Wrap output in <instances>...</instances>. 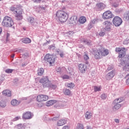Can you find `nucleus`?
<instances>
[{
  "instance_id": "1",
  "label": "nucleus",
  "mask_w": 129,
  "mask_h": 129,
  "mask_svg": "<svg viewBox=\"0 0 129 129\" xmlns=\"http://www.w3.org/2000/svg\"><path fill=\"white\" fill-rule=\"evenodd\" d=\"M10 11H11V12H13L14 14H15L16 20L20 21V20L23 19V14H24V11L22 8V6L20 5H16L11 7Z\"/></svg>"
},
{
  "instance_id": "2",
  "label": "nucleus",
  "mask_w": 129,
  "mask_h": 129,
  "mask_svg": "<svg viewBox=\"0 0 129 129\" xmlns=\"http://www.w3.org/2000/svg\"><path fill=\"white\" fill-rule=\"evenodd\" d=\"M56 19L61 23V24H63V23H66L68 18H69V14L67 12L63 10H58L56 12Z\"/></svg>"
},
{
  "instance_id": "3",
  "label": "nucleus",
  "mask_w": 129,
  "mask_h": 129,
  "mask_svg": "<svg viewBox=\"0 0 129 129\" xmlns=\"http://www.w3.org/2000/svg\"><path fill=\"white\" fill-rule=\"evenodd\" d=\"M109 54V50L105 48L100 46L95 53V59H101L102 57H105Z\"/></svg>"
},
{
  "instance_id": "4",
  "label": "nucleus",
  "mask_w": 129,
  "mask_h": 129,
  "mask_svg": "<svg viewBox=\"0 0 129 129\" xmlns=\"http://www.w3.org/2000/svg\"><path fill=\"white\" fill-rule=\"evenodd\" d=\"M2 25L3 26V27L10 28L14 25V21L11 17L9 16H6L5 17H4L2 22Z\"/></svg>"
},
{
  "instance_id": "5",
  "label": "nucleus",
  "mask_w": 129,
  "mask_h": 129,
  "mask_svg": "<svg viewBox=\"0 0 129 129\" xmlns=\"http://www.w3.org/2000/svg\"><path fill=\"white\" fill-rule=\"evenodd\" d=\"M39 82L42 84L44 88L51 87V82L49 81L48 77H42L39 80Z\"/></svg>"
},
{
  "instance_id": "6",
  "label": "nucleus",
  "mask_w": 129,
  "mask_h": 129,
  "mask_svg": "<svg viewBox=\"0 0 129 129\" xmlns=\"http://www.w3.org/2000/svg\"><path fill=\"white\" fill-rule=\"evenodd\" d=\"M45 61H47L48 63L50 64V65H53L55 63V57L54 56L47 53L44 56Z\"/></svg>"
},
{
  "instance_id": "7",
  "label": "nucleus",
  "mask_w": 129,
  "mask_h": 129,
  "mask_svg": "<svg viewBox=\"0 0 129 129\" xmlns=\"http://www.w3.org/2000/svg\"><path fill=\"white\" fill-rule=\"evenodd\" d=\"M112 23L115 27H119L122 23V20L119 17H115L112 20Z\"/></svg>"
},
{
  "instance_id": "8",
  "label": "nucleus",
  "mask_w": 129,
  "mask_h": 129,
  "mask_svg": "<svg viewBox=\"0 0 129 129\" xmlns=\"http://www.w3.org/2000/svg\"><path fill=\"white\" fill-rule=\"evenodd\" d=\"M111 18H113V15L110 11H105L102 15L103 20H109Z\"/></svg>"
},
{
  "instance_id": "9",
  "label": "nucleus",
  "mask_w": 129,
  "mask_h": 129,
  "mask_svg": "<svg viewBox=\"0 0 129 129\" xmlns=\"http://www.w3.org/2000/svg\"><path fill=\"white\" fill-rule=\"evenodd\" d=\"M106 8V5L102 3H98L96 4L95 10L97 12H101V11H103L104 9Z\"/></svg>"
},
{
  "instance_id": "10",
  "label": "nucleus",
  "mask_w": 129,
  "mask_h": 129,
  "mask_svg": "<svg viewBox=\"0 0 129 129\" xmlns=\"http://www.w3.org/2000/svg\"><path fill=\"white\" fill-rule=\"evenodd\" d=\"M48 99H49V96L44 94L38 95L37 97V101H38V102L47 101Z\"/></svg>"
},
{
  "instance_id": "11",
  "label": "nucleus",
  "mask_w": 129,
  "mask_h": 129,
  "mask_svg": "<svg viewBox=\"0 0 129 129\" xmlns=\"http://www.w3.org/2000/svg\"><path fill=\"white\" fill-rule=\"evenodd\" d=\"M78 67L79 70L81 73H85V71L87 70V66L85 64L80 63Z\"/></svg>"
},
{
  "instance_id": "12",
  "label": "nucleus",
  "mask_w": 129,
  "mask_h": 129,
  "mask_svg": "<svg viewBox=\"0 0 129 129\" xmlns=\"http://www.w3.org/2000/svg\"><path fill=\"white\" fill-rule=\"evenodd\" d=\"M123 63L125 64V66L123 68L124 70H126L128 71L129 70V54L127 55L125 57V60H123Z\"/></svg>"
},
{
  "instance_id": "13",
  "label": "nucleus",
  "mask_w": 129,
  "mask_h": 129,
  "mask_svg": "<svg viewBox=\"0 0 129 129\" xmlns=\"http://www.w3.org/2000/svg\"><path fill=\"white\" fill-rule=\"evenodd\" d=\"M103 24L105 26V31H110L111 30V26H112V24L109 21H106L103 23Z\"/></svg>"
},
{
  "instance_id": "14",
  "label": "nucleus",
  "mask_w": 129,
  "mask_h": 129,
  "mask_svg": "<svg viewBox=\"0 0 129 129\" xmlns=\"http://www.w3.org/2000/svg\"><path fill=\"white\" fill-rule=\"evenodd\" d=\"M78 22V18L76 16H73L69 20V24L75 25Z\"/></svg>"
},
{
  "instance_id": "15",
  "label": "nucleus",
  "mask_w": 129,
  "mask_h": 129,
  "mask_svg": "<svg viewBox=\"0 0 129 129\" xmlns=\"http://www.w3.org/2000/svg\"><path fill=\"white\" fill-rule=\"evenodd\" d=\"M56 71L59 73H67L68 72L67 69L65 67L56 68Z\"/></svg>"
},
{
  "instance_id": "16",
  "label": "nucleus",
  "mask_w": 129,
  "mask_h": 129,
  "mask_svg": "<svg viewBox=\"0 0 129 129\" xmlns=\"http://www.w3.org/2000/svg\"><path fill=\"white\" fill-rule=\"evenodd\" d=\"M115 75V72L113 71H112L111 72H110L107 74V75L106 76V78L107 80H110L111 79H112L113 77H114Z\"/></svg>"
},
{
  "instance_id": "17",
  "label": "nucleus",
  "mask_w": 129,
  "mask_h": 129,
  "mask_svg": "<svg viewBox=\"0 0 129 129\" xmlns=\"http://www.w3.org/2000/svg\"><path fill=\"white\" fill-rule=\"evenodd\" d=\"M23 118L24 119H30V118H32V113L28 111L23 113Z\"/></svg>"
},
{
  "instance_id": "18",
  "label": "nucleus",
  "mask_w": 129,
  "mask_h": 129,
  "mask_svg": "<svg viewBox=\"0 0 129 129\" xmlns=\"http://www.w3.org/2000/svg\"><path fill=\"white\" fill-rule=\"evenodd\" d=\"M83 58H84V61H86V62H85V64H86L87 65L89 64V62L88 61V60H89V56L88 55V52L86 51L84 52Z\"/></svg>"
},
{
  "instance_id": "19",
  "label": "nucleus",
  "mask_w": 129,
  "mask_h": 129,
  "mask_svg": "<svg viewBox=\"0 0 129 129\" xmlns=\"http://www.w3.org/2000/svg\"><path fill=\"white\" fill-rule=\"evenodd\" d=\"M2 93L5 96H8V97L12 96V92L9 90H5L3 91Z\"/></svg>"
},
{
  "instance_id": "20",
  "label": "nucleus",
  "mask_w": 129,
  "mask_h": 129,
  "mask_svg": "<svg viewBox=\"0 0 129 129\" xmlns=\"http://www.w3.org/2000/svg\"><path fill=\"white\" fill-rule=\"evenodd\" d=\"M21 41L22 43H24V44H30L31 42H32V40H31V39L28 37L22 38L21 39Z\"/></svg>"
},
{
  "instance_id": "21",
  "label": "nucleus",
  "mask_w": 129,
  "mask_h": 129,
  "mask_svg": "<svg viewBox=\"0 0 129 129\" xmlns=\"http://www.w3.org/2000/svg\"><path fill=\"white\" fill-rule=\"evenodd\" d=\"M85 118L86 119H90L92 117V113L90 112L87 111L85 114Z\"/></svg>"
},
{
  "instance_id": "22",
  "label": "nucleus",
  "mask_w": 129,
  "mask_h": 129,
  "mask_svg": "<svg viewBox=\"0 0 129 129\" xmlns=\"http://www.w3.org/2000/svg\"><path fill=\"white\" fill-rule=\"evenodd\" d=\"M66 123V121L65 119H60L57 121V125L58 126H61L62 125H64Z\"/></svg>"
},
{
  "instance_id": "23",
  "label": "nucleus",
  "mask_w": 129,
  "mask_h": 129,
  "mask_svg": "<svg viewBox=\"0 0 129 129\" xmlns=\"http://www.w3.org/2000/svg\"><path fill=\"white\" fill-rule=\"evenodd\" d=\"M54 103H56V101L51 100L46 102V106H51V105H53V104H54Z\"/></svg>"
},
{
  "instance_id": "24",
  "label": "nucleus",
  "mask_w": 129,
  "mask_h": 129,
  "mask_svg": "<svg viewBox=\"0 0 129 129\" xmlns=\"http://www.w3.org/2000/svg\"><path fill=\"white\" fill-rule=\"evenodd\" d=\"M79 22L80 24H84L86 22V18L84 16H81L79 19Z\"/></svg>"
},
{
  "instance_id": "25",
  "label": "nucleus",
  "mask_w": 129,
  "mask_h": 129,
  "mask_svg": "<svg viewBox=\"0 0 129 129\" xmlns=\"http://www.w3.org/2000/svg\"><path fill=\"white\" fill-rule=\"evenodd\" d=\"M81 42L85 43V44H86L87 45H89L91 44V41H88V40H87V39H86L85 38H82L81 39Z\"/></svg>"
},
{
  "instance_id": "26",
  "label": "nucleus",
  "mask_w": 129,
  "mask_h": 129,
  "mask_svg": "<svg viewBox=\"0 0 129 129\" xmlns=\"http://www.w3.org/2000/svg\"><path fill=\"white\" fill-rule=\"evenodd\" d=\"M125 49H123L121 51H120L118 53V58H122L125 56V51H124Z\"/></svg>"
},
{
  "instance_id": "27",
  "label": "nucleus",
  "mask_w": 129,
  "mask_h": 129,
  "mask_svg": "<svg viewBox=\"0 0 129 129\" xmlns=\"http://www.w3.org/2000/svg\"><path fill=\"white\" fill-rule=\"evenodd\" d=\"M15 129H25V126L23 124H19L15 126Z\"/></svg>"
},
{
  "instance_id": "28",
  "label": "nucleus",
  "mask_w": 129,
  "mask_h": 129,
  "mask_svg": "<svg viewBox=\"0 0 129 129\" xmlns=\"http://www.w3.org/2000/svg\"><path fill=\"white\" fill-rule=\"evenodd\" d=\"M20 102L18 101V100L16 99H13L11 101V104L13 105V106H16L17 105H19Z\"/></svg>"
},
{
  "instance_id": "29",
  "label": "nucleus",
  "mask_w": 129,
  "mask_h": 129,
  "mask_svg": "<svg viewBox=\"0 0 129 129\" xmlns=\"http://www.w3.org/2000/svg\"><path fill=\"white\" fill-rule=\"evenodd\" d=\"M63 93L65 95H70L71 94V91L68 89L63 90Z\"/></svg>"
},
{
  "instance_id": "30",
  "label": "nucleus",
  "mask_w": 129,
  "mask_h": 129,
  "mask_svg": "<svg viewBox=\"0 0 129 129\" xmlns=\"http://www.w3.org/2000/svg\"><path fill=\"white\" fill-rule=\"evenodd\" d=\"M123 50H125V48L124 47H116L115 49V52H117V53H119L120 52H121Z\"/></svg>"
},
{
  "instance_id": "31",
  "label": "nucleus",
  "mask_w": 129,
  "mask_h": 129,
  "mask_svg": "<svg viewBox=\"0 0 129 129\" xmlns=\"http://www.w3.org/2000/svg\"><path fill=\"white\" fill-rule=\"evenodd\" d=\"M44 73V69L40 68L38 69L37 74L39 76H41V75H43V74Z\"/></svg>"
},
{
  "instance_id": "32",
  "label": "nucleus",
  "mask_w": 129,
  "mask_h": 129,
  "mask_svg": "<svg viewBox=\"0 0 129 129\" xmlns=\"http://www.w3.org/2000/svg\"><path fill=\"white\" fill-rule=\"evenodd\" d=\"M94 90L95 92H97V91H100L101 90V86H94Z\"/></svg>"
},
{
  "instance_id": "33",
  "label": "nucleus",
  "mask_w": 129,
  "mask_h": 129,
  "mask_svg": "<svg viewBox=\"0 0 129 129\" xmlns=\"http://www.w3.org/2000/svg\"><path fill=\"white\" fill-rule=\"evenodd\" d=\"M122 101V100H121V99L120 98H118L115 99L114 102H113V103L114 104H118V103H120V102H121Z\"/></svg>"
},
{
  "instance_id": "34",
  "label": "nucleus",
  "mask_w": 129,
  "mask_h": 129,
  "mask_svg": "<svg viewBox=\"0 0 129 129\" xmlns=\"http://www.w3.org/2000/svg\"><path fill=\"white\" fill-rule=\"evenodd\" d=\"M67 85H68L69 88H73V87H74V85L72 83H67Z\"/></svg>"
},
{
  "instance_id": "35",
  "label": "nucleus",
  "mask_w": 129,
  "mask_h": 129,
  "mask_svg": "<svg viewBox=\"0 0 129 129\" xmlns=\"http://www.w3.org/2000/svg\"><path fill=\"white\" fill-rule=\"evenodd\" d=\"M0 106H1V107H5L6 102L5 101H2L0 102Z\"/></svg>"
},
{
  "instance_id": "36",
  "label": "nucleus",
  "mask_w": 129,
  "mask_h": 129,
  "mask_svg": "<svg viewBox=\"0 0 129 129\" xmlns=\"http://www.w3.org/2000/svg\"><path fill=\"white\" fill-rule=\"evenodd\" d=\"M68 36L71 37V36H73L75 34V32L73 31H71L68 32Z\"/></svg>"
},
{
  "instance_id": "37",
  "label": "nucleus",
  "mask_w": 129,
  "mask_h": 129,
  "mask_svg": "<svg viewBox=\"0 0 129 129\" xmlns=\"http://www.w3.org/2000/svg\"><path fill=\"white\" fill-rule=\"evenodd\" d=\"M14 71V70L13 69H7L5 71L6 73H13V72Z\"/></svg>"
},
{
  "instance_id": "38",
  "label": "nucleus",
  "mask_w": 129,
  "mask_h": 129,
  "mask_svg": "<svg viewBox=\"0 0 129 129\" xmlns=\"http://www.w3.org/2000/svg\"><path fill=\"white\" fill-rule=\"evenodd\" d=\"M61 78H62V79H69L70 77L67 75H64L61 77Z\"/></svg>"
},
{
  "instance_id": "39",
  "label": "nucleus",
  "mask_w": 129,
  "mask_h": 129,
  "mask_svg": "<svg viewBox=\"0 0 129 129\" xmlns=\"http://www.w3.org/2000/svg\"><path fill=\"white\" fill-rule=\"evenodd\" d=\"M120 104H116V105H115L114 106V108L115 109H119V108H120Z\"/></svg>"
},
{
  "instance_id": "40",
  "label": "nucleus",
  "mask_w": 129,
  "mask_h": 129,
  "mask_svg": "<svg viewBox=\"0 0 129 129\" xmlns=\"http://www.w3.org/2000/svg\"><path fill=\"white\" fill-rule=\"evenodd\" d=\"M106 97H107V96L105 94H103L101 95V98H102V99H106Z\"/></svg>"
},
{
  "instance_id": "41",
  "label": "nucleus",
  "mask_w": 129,
  "mask_h": 129,
  "mask_svg": "<svg viewBox=\"0 0 129 129\" xmlns=\"http://www.w3.org/2000/svg\"><path fill=\"white\" fill-rule=\"evenodd\" d=\"M105 35V33H104V32L101 31L99 33V35H100V37H103Z\"/></svg>"
},
{
  "instance_id": "42",
  "label": "nucleus",
  "mask_w": 129,
  "mask_h": 129,
  "mask_svg": "<svg viewBox=\"0 0 129 129\" xmlns=\"http://www.w3.org/2000/svg\"><path fill=\"white\" fill-rule=\"evenodd\" d=\"M62 129H70V126L69 125H64L63 126Z\"/></svg>"
},
{
  "instance_id": "43",
  "label": "nucleus",
  "mask_w": 129,
  "mask_h": 129,
  "mask_svg": "<svg viewBox=\"0 0 129 129\" xmlns=\"http://www.w3.org/2000/svg\"><path fill=\"white\" fill-rule=\"evenodd\" d=\"M126 20L129 21V12L126 14Z\"/></svg>"
},
{
  "instance_id": "44",
  "label": "nucleus",
  "mask_w": 129,
  "mask_h": 129,
  "mask_svg": "<svg viewBox=\"0 0 129 129\" xmlns=\"http://www.w3.org/2000/svg\"><path fill=\"white\" fill-rule=\"evenodd\" d=\"M35 20V19H34L33 18H30V23H34V21Z\"/></svg>"
},
{
  "instance_id": "45",
  "label": "nucleus",
  "mask_w": 129,
  "mask_h": 129,
  "mask_svg": "<svg viewBox=\"0 0 129 129\" xmlns=\"http://www.w3.org/2000/svg\"><path fill=\"white\" fill-rule=\"evenodd\" d=\"M128 43H129L128 40H124L123 42V44L124 45H126V44H128Z\"/></svg>"
},
{
  "instance_id": "46",
  "label": "nucleus",
  "mask_w": 129,
  "mask_h": 129,
  "mask_svg": "<svg viewBox=\"0 0 129 129\" xmlns=\"http://www.w3.org/2000/svg\"><path fill=\"white\" fill-rule=\"evenodd\" d=\"M20 118H21L20 116H17L14 118V120H19V119H20Z\"/></svg>"
},
{
  "instance_id": "47",
  "label": "nucleus",
  "mask_w": 129,
  "mask_h": 129,
  "mask_svg": "<svg viewBox=\"0 0 129 129\" xmlns=\"http://www.w3.org/2000/svg\"><path fill=\"white\" fill-rule=\"evenodd\" d=\"M96 23V19H94L91 22V24H95Z\"/></svg>"
},
{
  "instance_id": "48",
  "label": "nucleus",
  "mask_w": 129,
  "mask_h": 129,
  "mask_svg": "<svg viewBox=\"0 0 129 129\" xmlns=\"http://www.w3.org/2000/svg\"><path fill=\"white\" fill-rule=\"evenodd\" d=\"M115 122L118 123L119 122V120L118 119H115Z\"/></svg>"
},
{
  "instance_id": "49",
  "label": "nucleus",
  "mask_w": 129,
  "mask_h": 129,
  "mask_svg": "<svg viewBox=\"0 0 129 129\" xmlns=\"http://www.w3.org/2000/svg\"><path fill=\"white\" fill-rule=\"evenodd\" d=\"M35 3H41L42 0H34Z\"/></svg>"
},
{
  "instance_id": "50",
  "label": "nucleus",
  "mask_w": 129,
  "mask_h": 129,
  "mask_svg": "<svg viewBox=\"0 0 129 129\" xmlns=\"http://www.w3.org/2000/svg\"><path fill=\"white\" fill-rule=\"evenodd\" d=\"M58 117H59V116L58 117H53V120H57V119H58Z\"/></svg>"
},
{
  "instance_id": "51",
  "label": "nucleus",
  "mask_w": 129,
  "mask_h": 129,
  "mask_svg": "<svg viewBox=\"0 0 129 129\" xmlns=\"http://www.w3.org/2000/svg\"><path fill=\"white\" fill-rule=\"evenodd\" d=\"M10 37V34L7 33V40H8V38Z\"/></svg>"
},
{
  "instance_id": "52",
  "label": "nucleus",
  "mask_w": 129,
  "mask_h": 129,
  "mask_svg": "<svg viewBox=\"0 0 129 129\" xmlns=\"http://www.w3.org/2000/svg\"><path fill=\"white\" fill-rule=\"evenodd\" d=\"M52 48H54V46L50 45L48 47L49 49H52Z\"/></svg>"
},
{
  "instance_id": "53",
  "label": "nucleus",
  "mask_w": 129,
  "mask_h": 129,
  "mask_svg": "<svg viewBox=\"0 0 129 129\" xmlns=\"http://www.w3.org/2000/svg\"><path fill=\"white\" fill-rule=\"evenodd\" d=\"M3 32V29L0 27V34H2V32Z\"/></svg>"
},
{
  "instance_id": "54",
  "label": "nucleus",
  "mask_w": 129,
  "mask_h": 129,
  "mask_svg": "<svg viewBox=\"0 0 129 129\" xmlns=\"http://www.w3.org/2000/svg\"><path fill=\"white\" fill-rule=\"evenodd\" d=\"M60 57H63V56H64V54H63V53H60Z\"/></svg>"
},
{
  "instance_id": "55",
  "label": "nucleus",
  "mask_w": 129,
  "mask_h": 129,
  "mask_svg": "<svg viewBox=\"0 0 129 129\" xmlns=\"http://www.w3.org/2000/svg\"><path fill=\"white\" fill-rule=\"evenodd\" d=\"M41 9H42L43 10H45L46 8H45V7H42Z\"/></svg>"
},
{
  "instance_id": "56",
  "label": "nucleus",
  "mask_w": 129,
  "mask_h": 129,
  "mask_svg": "<svg viewBox=\"0 0 129 129\" xmlns=\"http://www.w3.org/2000/svg\"><path fill=\"white\" fill-rule=\"evenodd\" d=\"M51 41H50V40H49V41H47V43H48V44H50V42Z\"/></svg>"
},
{
  "instance_id": "57",
  "label": "nucleus",
  "mask_w": 129,
  "mask_h": 129,
  "mask_svg": "<svg viewBox=\"0 0 129 129\" xmlns=\"http://www.w3.org/2000/svg\"><path fill=\"white\" fill-rule=\"evenodd\" d=\"M12 57V58H14V57H15V54H13Z\"/></svg>"
},
{
  "instance_id": "58",
  "label": "nucleus",
  "mask_w": 129,
  "mask_h": 129,
  "mask_svg": "<svg viewBox=\"0 0 129 129\" xmlns=\"http://www.w3.org/2000/svg\"><path fill=\"white\" fill-rule=\"evenodd\" d=\"M129 76V75H127V76Z\"/></svg>"
}]
</instances>
